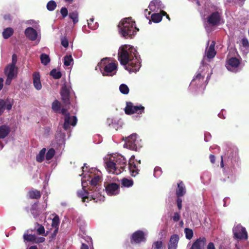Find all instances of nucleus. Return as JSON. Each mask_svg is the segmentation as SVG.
<instances>
[{"mask_svg":"<svg viewBox=\"0 0 249 249\" xmlns=\"http://www.w3.org/2000/svg\"><path fill=\"white\" fill-rule=\"evenodd\" d=\"M136 50L126 45L120 48L118 53V60L125 69L130 72L138 71L141 67L140 62L137 58Z\"/></svg>","mask_w":249,"mask_h":249,"instance_id":"1","label":"nucleus"},{"mask_svg":"<svg viewBox=\"0 0 249 249\" xmlns=\"http://www.w3.org/2000/svg\"><path fill=\"white\" fill-rule=\"evenodd\" d=\"M119 32L125 39L132 38L139 29L136 27L135 21L132 18L123 19L118 25Z\"/></svg>","mask_w":249,"mask_h":249,"instance_id":"2","label":"nucleus"},{"mask_svg":"<svg viewBox=\"0 0 249 249\" xmlns=\"http://www.w3.org/2000/svg\"><path fill=\"white\" fill-rule=\"evenodd\" d=\"M126 160L124 157L119 155L106 162V166L109 172L119 175L124 170L126 165Z\"/></svg>","mask_w":249,"mask_h":249,"instance_id":"3","label":"nucleus"},{"mask_svg":"<svg viewBox=\"0 0 249 249\" xmlns=\"http://www.w3.org/2000/svg\"><path fill=\"white\" fill-rule=\"evenodd\" d=\"M110 61V58L106 57L99 63L100 70L103 76H112L116 73L118 65Z\"/></svg>","mask_w":249,"mask_h":249,"instance_id":"4","label":"nucleus"},{"mask_svg":"<svg viewBox=\"0 0 249 249\" xmlns=\"http://www.w3.org/2000/svg\"><path fill=\"white\" fill-rule=\"evenodd\" d=\"M144 107L141 105L135 106L132 102H127L124 110L127 115H130L133 114L141 115L144 112Z\"/></svg>","mask_w":249,"mask_h":249,"instance_id":"5","label":"nucleus"},{"mask_svg":"<svg viewBox=\"0 0 249 249\" xmlns=\"http://www.w3.org/2000/svg\"><path fill=\"white\" fill-rule=\"evenodd\" d=\"M61 113L65 116L63 128L67 130L70 128V125L75 126L77 124V119L76 116H73L71 118L70 114L68 112V109L63 108L61 109Z\"/></svg>","mask_w":249,"mask_h":249,"instance_id":"6","label":"nucleus"},{"mask_svg":"<svg viewBox=\"0 0 249 249\" xmlns=\"http://www.w3.org/2000/svg\"><path fill=\"white\" fill-rule=\"evenodd\" d=\"M78 195L79 197L82 198V201L83 202H88V200H94V202H98L101 201H104V196H102L101 195H100L99 193L95 196L94 195L89 196V193L86 192L85 190L81 191L80 192L78 193Z\"/></svg>","mask_w":249,"mask_h":249,"instance_id":"7","label":"nucleus"},{"mask_svg":"<svg viewBox=\"0 0 249 249\" xmlns=\"http://www.w3.org/2000/svg\"><path fill=\"white\" fill-rule=\"evenodd\" d=\"M138 135L133 133L127 138L125 143L126 147L130 150L137 151L142 146L137 140Z\"/></svg>","mask_w":249,"mask_h":249,"instance_id":"8","label":"nucleus"},{"mask_svg":"<svg viewBox=\"0 0 249 249\" xmlns=\"http://www.w3.org/2000/svg\"><path fill=\"white\" fill-rule=\"evenodd\" d=\"M186 193L185 186L182 181H179L178 183V188L176 189V195L177 197V204L178 210L182 208V200L181 197L184 196Z\"/></svg>","mask_w":249,"mask_h":249,"instance_id":"9","label":"nucleus"},{"mask_svg":"<svg viewBox=\"0 0 249 249\" xmlns=\"http://www.w3.org/2000/svg\"><path fill=\"white\" fill-rule=\"evenodd\" d=\"M234 238L237 240H246L248 238V234L244 227L237 225L233 229Z\"/></svg>","mask_w":249,"mask_h":249,"instance_id":"10","label":"nucleus"},{"mask_svg":"<svg viewBox=\"0 0 249 249\" xmlns=\"http://www.w3.org/2000/svg\"><path fill=\"white\" fill-rule=\"evenodd\" d=\"M145 240L144 232L141 230L136 231L130 237V243L132 244H140L142 242H145Z\"/></svg>","mask_w":249,"mask_h":249,"instance_id":"11","label":"nucleus"},{"mask_svg":"<svg viewBox=\"0 0 249 249\" xmlns=\"http://www.w3.org/2000/svg\"><path fill=\"white\" fill-rule=\"evenodd\" d=\"M207 22L211 25H217L221 20L220 13L217 11L213 12L207 18Z\"/></svg>","mask_w":249,"mask_h":249,"instance_id":"12","label":"nucleus"},{"mask_svg":"<svg viewBox=\"0 0 249 249\" xmlns=\"http://www.w3.org/2000/svg\"><path fill=\"white\" fill-rule=\"evenodd\" d=\"M240 61L236 57H231L227 61L226 66L227 69L231 71H235L239 66Z\"/></svg>","mask_w":249,"mask_h":249,"instance_id":"13","label":"nucleus"},{"mask_svg":"<svg viewBox=\"0 0 249 249\" xmlns=\"http://www.w3.org/2000/svg\"><path fill=\"white\" fill-rule=\"evenodd\" d=\"M106 191L109 196L116 195L119 193V185L116 183H108L105 186Z\"/></svg>","mask_w":249,"mask_h":249,"instance_id":"14","label":"nucleus"},{"mask_svg":"<svg viewBox=\"0 0 249 249\" xmlns=\"http://www.w3.org/2000/svg\"><path fill=\"white\" fill-rule=\"evenodd\" d=\"M70 90L67 86H64L61 88L60 91L61 99L65 106L70 105Z\"/></svg>","mask_w":249,"mask_h":249,"instance_id":"15","label":"nucleus"},{"mask_svg":"<svg viewBox=\"0 0 249 249\" xmlns=\"http://www.w3.org/2000/svg\"><path fill=\"white\" fill-rule=\"evenodd\" d=\"M207 240L205 237H200L192 244L190 249H205Z\"/></svg>","mask_w":249,"mask_h":249,"instance_id":"16","label":"nucleus"},{"mask_svg":"<svg viewBox=\"0 0 249 249\" xmlns=\"http://www.w3.org/2000/svg\"><path fill=\"white\" fill-rule=\"evenodd\" d=\"M13 102H10L8 100L5 101L3 99H0V116L3 113L5 109L9 111L12 109Z\"/></svg>","mask_w":249,"mask_h":249,"instance_id":"17","label":"nucleus"},{"mask_svg":"<svg viewBox=\"0 0 249 249\" xmlns=\"http://www.w3.org/2000/svg\"><path fill=\"white\" fill-rule=\"evenodd\" d=\"M4 73L7 77L14 78L17 75V68L15 66L9 64L5 67Z\"/></svg>","mask_w":249,"mask_h":249,"instance_id":"18","label":"nucleus"},{"mask_svg":"<svg viewBox=\"0 0 249 249\" xmlns=\"http://www.w3.org/2000/svg\"><path fill=\"white\" fill-rule=\"evenodd\" d=\"M179 236L178 234L171 235L168 244V249H177L179 241Z\"/></svg>","mask_w":249,"mask_h":249,"instance_id":"19","label":"nucleus"},{"mask_svg":"<svg viewBox=\"0 0 249 249\" xmlns=\"http://www.w3.org/2000/svg\"><path fill=\"white\" fill-rule=\"evenodd\" d=\"M25 35L30 40H35L37 36L36 31L32 27H28L24 32Z\"/></svg>","mask_w":249,"mask_h":249,"instance_id":"20","label":"nucleus"},{"mask_svg":"<svg viewBox=\"0 0 249 249\" xmlns=\"http://www.w3.org/2000/svg\"><path fill=\"white\" fill-rule=\"evenodd\" d=\"M215 44V42L213 41L209 47L206 50V55L209 59L213 58L216 55V52L214 49Z\"/></svg>","mask_w":249,"mask_h":249,"instance_id":"21","label":"nucleus"},{"mask_svg":"<svg viewBox=\"0 0 249 249\" xmlns=\"http://www.w3.org/2000/svg\"><path fill=\"white\" fill-rule=\"evenodd\" d=\"M33 84L37 90H40L42 88L40 82V76L38 72H35L33 74Z\"/></svg>","mask_w":249,"mask_h":249,"instance_id":"22","label":"nucleus"},{"mask_svg":"<svg viewBox=\"0 0 249 249\" xmlns=\"http://www.w3.org/2000/svg\"><path fill=\"white\" fill-rule=\"evenodd\" d=\"M11 131L9 125L2 124L0 126V139H2L8 136Z\"/></svg>","mask_w":249,"mask_h":249,"instance_id":"23","label":"nucleus"},{"mask_svg":"<svg viewBox=\"0 0 249 249\" xmlns=\"http://www.w3.org/2000/svg\"><path fill=\"white\" fill-rule=\"evenodd\" d=\"M162 7L161 1L160 0H153L150 2L149 8L151 11H155L160 9Z\"/></svg>","mask_w":249,"mask_h":249,"instance_id":"24","label":"nucleus"},{"mask_svg":"<svg viewBox=\"0 0 249 249\" xmlns=\"http://www.w3.org/2000/svg\"><path fill=\"white\" fill-rule=\"evenodd\" d=\"M128 169L131 173V175L135 177L137 175L139 172L138 165L135 162H128Z\"/></svg>","mask_w":249,"mask_h":249,"instance_id":"25","label":"nucleus"},{"mask_svg":"<svg viewBox=\"0 0 249 249\" xmlns=\"http://www.w3.org/2000/svg\"><path fill=\"white\" fill-rule=\"evenodd\" d=\"M28 196L31 199H38L41 196L39 191L36 189H32L28 192Z\"/></svg>","mask_w":249,"mask_h":249,"instance_id":"26","label":"nucleus"},{"mask_svg":"<svg viewBox=\"0 0 249 249\" xmlns=\"http://www.w3.org/2000/svg\"><path fill=\"white\" fill-rule=\"evenodd\" d=\"M204 76L198 73L192 80L191 84H197L200 86L203 82Z\"/></svg>","mask_w":249,"mask_h":249,"instance_id":"27","label":"nucleus"},{"mask_svg":"<svg viewBox=\"0 0 249 249\" xmlns=\"http://www.w3.org/2000/svg\"><path fill=\"white\" fill-rule=\"evenodd\" d=\"M238 154V151L236 149H232L229 148L227 152V157L229 159L232 160L233 159H235Z\"/></svg>","mask_w":249,"mask_h":249,"instance_id":"28","label":"nucleus"},{"mask_svg":"<svg viewBox=\"0 0 249 249\" xmlns=\"http://www.w3.org/2000/svg\"><path fill=\"white\" fill-rule=\"evenodd\" d=\"M14 34V30L12 28L8 27L3 30L2 36L4 39H8Z\"/></svg>","mask_w":249,"mask_h":249,"instance_id":"29","label":"nucleus"},{"mask_svg":"<svg viewBox=\"0 0 249 249\" xmlns=\"http://www.w3.org/2000/svg\"><path fill=\"white\" fill-rule=\"evenodd\" d=\"M133 185V181L132 179L123 178L121 180V185L122 187H130Z\"/></svg>","mask_w":249,"mask_h":249,"instance_id":"30","label":"nucleus"},{"mask_svg":"<svg viewBox=\"0 0 249 249\" xmlns=\"http://www.w3.org/2000/svg\"><path fill=\"white\" fill-rule=\"evenodd\" d=\"M69 17L72 20L74 24L78 22V13L76 11L70 12Z\"/></svg>","mask_w":249,"mask_h":249,"instance_id":"31","label":"nucleus"},{"mask_svg":"<svg viewBox=\"0 0 249 249\" xmlns=\"http://www.w3.org/2000/svg\"><path fill=\"white\" fill-rule=\"evenodd\" d=\"M46 148H42L39 152V154L36 156V160L39 162H41L44 159L45 154L46 153Z\"/></svg>","mask_w":249,"mask_h":249,"instance_id":"32","label":"nucleus"},{"mask_svg":"<svg viewBox=\"0 0 249 249\" xmlns=\"http://www.w3.org/2000/svg\"><path fill=\"white\" fill-rule=\"evenodd\" d=\"M50 74L55 79H60L62 76L61 72L57 71L56 69H53L50 72Z\"/></svg>","mask_w":249,"mask_h":249,"instance_id":"33","label":"nucleus"},{"mask_svg":"<svg viewBox=\"0 0 249 249\" xmlns=\"http://www.w3.org/2000/svg\"><path fill=\"white\" fill-rule=\"evenodd\" d=\"M40 57L41 63L44 65H47L50 62L49 55L45 53L41 54Z\"/></svg>","mask_w":249,"mask_h":249,"instance_id":"34","label":"nucleus"},{"mask_svg":"<svg viewBox=\"0 0 249 249\" xmlns=\"http://www.w3.org/2000/svg\"><path fill=\"white\" fill-rule=\"evenodd\" d=\"M151 20L155 23H159L162 20V15L159 13H155L151 15Z\"/></svg>","mask_w":249,"mask_h":249,"instance_id":"35","label":"nucleus"},{"mask_svg":"<svg viewBox=\"0 0 249 249\" xmlns=\"http://www.w3.org/2000/svg\"><path fill=\"white\" fill-rule=\"evenodd\" d=\"M94 18H91L89 20H88V25L89 28L92 30H95L98 27V24L97 22L94 23Z\"/></svg>","mask_w":249,"mask_h":249,"instance_id":"36","label":"nucleus"},{"mask_svg":"<svg viewBox=\"0 0 249 249\" xmlns=\"http://www.w3.org/2000/svg\"><path fill=\"white\" fill-rule=\"evenodd\" d=\"M56 3L54 0H50L47 4V9L50 11H53L56 7Z\"/></svg>","mask_w":249,"mask_h":249,"instance_id":"37","label":"nucleus"},{"mask_svg":"<svg viewBox=\"0 0 249 249\" xmlns=\"http://www.w3.org/2000/svg\"><path fill=\"white\" fill-rule=\"evenodd\" d=\"M60 106L61 105L59 102L58 100H55L52 103V108L54 111L57 112L60 110Z\"/></svg>","mask_w":249,"mask_h":249,"instance_id":"38","label":"nucleus"},{"mask_svg":"<svg viewBox=\"0 0 249 249\" xmlns=\"http://www.w3.org/2000/svg\"><path fill=\"white\" fill-rule=\"evenodd\" d=\"M55 151L53 148H50L47 152L45 158L47 160H51L54 156Z\"/></svg>","mask_w":249,"mask_h":249,"instance_id":"39","label":"nucleus"},{"mask_svg":"<svg viewBox=\"0 0 249 249\" xmlns=\"http://www.w3.org/2000/svg\"><path fill=\"white\" fill-rule=\"evenodd\" d=\"M23 237L24 241L28 242H36V237L35 235L24 234Z\"/></svg>","mask_w":249,"mask_h":249,"instance_id":"40","label":"nucleus"},{"mask_svg":"<svg viewBox=\"0 0 249 249\" xmlns=\"http://www.w3.org/2000/svg\"><path fill=\"white\" fill-rule=\"evenodd\" d=\"M163 247V242L161 240L154 242L152 246V249H162Z\"/></svg>","mask_w":249,"mask_h":249,"instance_id":"41","label":"nucleus"},{"mask_svg":"<svg viewBox=\"0 0 249 249\" xmlns=\"http://www.w3.org/2000/svg\"><path fill=\"white\" fill-rule=\"evenodd\" d=\"M64 64L66 66L71 65V62L73 61V58L71 55H67L64 57Z\"/></svg>","mask_w":249,"mask_h":249,"instance_id":"42","label":"nucleus"},{"mask_svg":"<svg viewBox=\"0 0 249 249\" xmlns=\"http://www.w3.org/2000/svg\"><path fill=\"white\" fill-rule=\"evenodd\" d=\"M119 89L120 92L124 94H127L129 91V89L127 86L124 84L120 86Z\"/></svg>","mask_w":249,"mask_h":249,"instance_id":"43","label":"nucleus"},{"mask_svg":"<svg viewBox=\"0 0 249 249\" xmlns=\"http://www.w3.org/2000/svg\"><path fill=\"white\" fill-rule=\"evenodd\" d=\"M101 178L97 176L92 178L90 181V184L93 187H96L100 181Z\"/></svg>","mask_w":249,"mask_h":249,"instance_id":"44","label":"nucleus"},{"mask_svg":"<svg viewBox=\"0 0 249 249\" xmlns=\"http://www.w3.org/2000/svg\"><path fill=\"white\" fill-rule=\"evenodd\" d=\"M31 213L33 214L34 216H37L38 211H37V203H35L32 205L31 208Z\"/></svg>","mask_w":249,"mask_h":249,"instance_id":"45","label":"nucleus"},{"mask_svg":"<svg viewBox=\"0 0 249 249\" xmlns=\"http://www.w3.org/2000/svg\"><path fill=\"white\" fill-rule=\"evenodd\" d=\"M184 231L185 233L186 238L187 239L190 240L192 238L193 236V231L191 229L189 228H185Z\"/></svg>","mask_w":249,"mask_h":249,"instance_id":"46","label":"nucleus"},{"mask_svg":"<svg viewBox=\"0 0 249 249\" xmlns=\"http://www.w3.org/2000/svg\"><path fill=\"white\" fill-rule=\"evenodd\" d=\"M162 170L160 167L156 166L154 169V175L156 178H159L162 174Z\"/></svg>","mask_w":249,"mask_h":249,"instance_id":"47","label":"nucleus"},{"mask_svg":"<svg viewBox=\"0 0 249 249\" xmlns=\"http://www.w3.org/2000/svg\"><path fill=\"white\" fill-rule=\"evenodd\" d=\"M38 226V228L36 229L37 233L38 235H44L45 233V229L44 227L41 225L37 223Z\"/></svg>","mask_w":249,"mask_h":249,"instance_id":"48","label":"nucleus"},{"mask_svg":"<svg viewBox=\"0 0 249 249\" xmlns=\"http://www.w3.org/2000/svg\"><path fill=\"white\" fill-rule=\"evenodd\" d=\"M60 13L63 18L66 17L68 15V11L66 7H62L60 10Z\"/></svg>","mask_w":249,"mask_h":249,"instance_id":"49","label":"nucleus"},{"mask_svg":"<svg viewBox=\"0 0 249 249\" xmlns=\"http://www.w3.org/2000/svg\"><path fill=\"white\" fill-rule=\"evenodd\" d=\"M17 62V56L16 54H13L12 55V63L11 64H10L9 65L16 66Z\"/></svg>","mask_w":249,"mask_h":249,"instance_id":"50","label":"nucleus"},{"mask_svg":"<svg viewBox=\"0 0 249 249\" xmlns=\"http://www.w3.org/2000/svg\"><path fill=\"white\" fill-rule=\"evenodd\" d=\"M52 220V226L55 228L58 227L59 223V219H51Z\"/></svg>","mask_w":249,"mask_h":249,"instance_id":"51","label":"nucleus"},{"mask_svg":"<svg viewBox=\"0 0 249 249\" xmlns=\"http://www.w3.org/2000/svg\"><path fill=\"white\" fill-rule=\"evenodd\" d=\"M242 45L245 47H249V42L247 38H244L242 39Z\"/></svg>","mask_w":249,"mask_h":249,"instance_id":"52","label":"nucleus"},{"mask_svg":"<svg viewBox=\"0 0 249 249\" xmlns=\"http://www.w3.org/2000/svg\"><path fill=\"white\" fill-rule=\"evenodd\" d=\"M61 45L65 48H67L69 46V42L67 39L64 38L61 40Z\"/></svg>","mask_w":249,"mask_h":249,"instance_id":"53","label":"nucleus"},{"mask_svg":"<svg viewBox=\"0 0 249 249\" xmlns=\"http://www.w3.org/2000/svg\"><path fill=\"white\" fill-rule=\"evenodd\" d=\"M14 79L12 77H7V79L5 81V84L6 85H10L11 83L12 80Z\"/></svg>","mask_w":249,"mask_h":249,"instance_id":"54","label":"nucleus"},{"mask_svg":"<svg viewBox=\"0 0 249 249\" xmlns=\"http://www.w3.org/2000/svg\"><path fill=\"white\" fill-rule=\"evenodd\" d=\"M210 160L212 163H214L215 161V157L213 155L211 154L209 156Z\"/></svg>","mask_w":249,"mask_h":249,"instance_id":"55","label":"nucleus"},{"mask_svg":"<svg viewBox=\"0 0 249 249\" xmlns=\"http://www.w3.org/2000/svg\"><path fill=\"white\" fill-rule=\"evenodd\" d=\"M207 249H215L214 244L213 242H210L207 246Z\"/></svg>","mask_w":249,"mask_h":249,"instance_id":"56","label":"nucleus"},{"mask_svg":"<svg viewBox=\"0 0 249 249\" xmlns=\"http://www.w3.org/2000/svg\"><path fill=\"white\" fill-rule=\"evenodd\" d=\"M3 18L6 20H11V16L10 14H6L3 16Z\"/></svg>","mask_w":249,"mask_h":249,"instance_id":"57","label":"nucleus"},{"mask_svg":"<svg viewBox=\"0 0 249 249\" xmlns=\"http://www.w3.org/2000/svg\"><path fill=\"white\" fill-rule=\"evenodd\" d=\"M151 12L148 10V9H146L144 10V15L147 18H149V16H150Z\"/></svg>","mask_w":249,"mask_h":249,"instance_id":"58","label":"nucleus"},{"mask_svg":"<svg viewBox=\"0 0 249 249\" xmlns=\"http://www.w3.org/2000/svg\"><path fill=\"white\" fill-rule=\"evenodd\" d=\"M45 239V238L44 237H39L37 239V240L36 241V243H42L43 242H44Z\"/></svg>","mask_w":249,"mask_h":249,"instance_id":"59","label":"nucleus"},{"mask_svg":"<svg viewBox=\"0 0 249 249\" xmlns=\"http://www.w3.org/2000/svg\"><path fill=\"white\" fill-rule=\"evenodd\" d=\"M80 249H89L87 245L85 243H82Z\"/></svg>","mask_w":249,"mask_h":249,"instance_id":"60","label":"nucleus"},{"mask_svg":"<svg viewBox=\"0 0 249 249\" xmlns=\"http://www.w3.org/2000/svg\"><path fill=\"white\" fill-rule=\"evenodd\" d=\"M3 86V79L2 78L0 77V90L2 89Z\"/></svg>","mask_w":249,"mask_h":249,"instance_id":"61","label":"nucleus"},{"mask_svg":"<svg viewBox=\"0 0 249 249\" xmlns=\"http://www.w3.org/2000/svg\"><path fill=\"white\" fill-rule=\"evenodd\" d=\"M135 158V156L132 155L129 159V162H134Z\"/></svg>","mask_w":249,"mask_h":249,"instance_id":"62","label":"nucleus"},{"mask_svg":"<svg viewBox=\"0 0 249 249\" xmlns=\"http://www.w3.org/2000/svg\"><path fill=\"white\" fill-rule=\"evenodd\" d=\"M220 166L222 168L224 167V162H223V157L222 156L221 157V162H220Z\"/></svg>","mask_w":249,"mask_h":249,"instance_id":"63","label":"nucleus"},{"mask_svg":"<svg viewBox=\"0 0 249 249\" xmlns=\"http://www.w3.org/2000/svg\"><path fill=\"white\" fill-rule=\"evenodd\" d=\"M161 15H162V17L163 16H166L167 15V13L166 12H165L164 11H161L160 12V13Z\"/></svg>","mask_w":249,"mask_h":249,"instance_id":"64","label":"nucleus"}]
</instances>
